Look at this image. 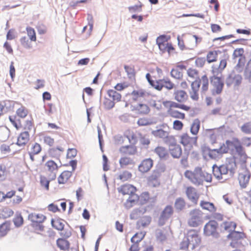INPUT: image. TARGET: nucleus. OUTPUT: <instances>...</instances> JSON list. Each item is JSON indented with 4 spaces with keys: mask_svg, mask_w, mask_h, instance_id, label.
<instances>
[{
    "mask_svg": "<svg viewBox=\"0 0 251 251\" xmlns=\"http://www.w3.org/2000/svg\"><path fill=\"white\" fill-rule=\"evenodd\" d=\"M28 113L27 110L24 107L21 106L16 111L17 115L21 118H25Z\"/></svg>",
    "mask_w": 251,
    "mask_h": 251,
    "instance_id": "obj_59",
    "label": "nucleus"
},
{
    "mask_svg": "<svg viewBox=\"0 0 251 251\" xmlns=\"http://www.w3.org/2000/svg\"><path fill=\"white\" fill-rule=\"evenodd\" d=\"M160 176V174L158 171H154L152 174L149 177V184L153 187H156L160 185L158 178Z\"/></svg>",
    "mask_w": 251,
    "mask_h": 251,
    "instance_id": "obj_19",
    "label": "nucleus"
},
{
    "mask_svg": "<svg viewBox=\"0 0 251 251\" xmlns=\"http://www.w3.org/2000/svg\"><path fill=\"white\" fill-rule=\"evenodd\" d=\"M145 212L146 209L144 208L135 209L131 214V219H134L141 218Z\"/></svg>",
    "mask_w": 251,
    "mask_h": 251,
    "instance_id": "obj_44",
    "label": "nucleus"
},
{
    "mask_svg": "<svg viewBox=\"0 0 251 251\" xmlns=\"http://www.w3.org/2000/svg\"><path fill=\"white\" fill-rule=\"evenodd\" d=\"M13 214V212L9 208H4L0 210V218L6 219Z\"/></svg>",
    "mask_w": 251,
    "mask_h": 251,
    "instance_id": "obj_49",
    "label": "nucleus"
},
{
    "mask_svg": "<svg viewBox=\"0 0 251 251\" xmlns=\"http://www.w3.org/2000/svg\"><path fill=\"white\" fill-rule=\"evenodd\" d=\"M150 102L139 103L135 107V110L140 114H148L150 111Z\"/></svg>",
    "mask_w": 251,
    "mask_h": 251,
    "instance_id": "obj_21",
    "label": "nucleus"
},
{
    "mask_svg": "<svg viewBox=\"0 0 251 251\" xmlns=\"http://www.w3.org/2000/svg\"><path fill=\"white\" fill-rule=\"evenodd\" d=\"M244 76L249 79L251 76V59L249 60L244 70Z\"/></svg>",
    "mask_w": 251,
    "mask_h": 251,
    "instance_id": "obj_57",
    "label": "nucleus"
},
{
    "mask_svg": "<svg viewBox=\"0 0 251 251\" xmlns=\"http://www.w3.org/2000/svg\"><path fill=\"white\" fill-rule=\"evenodd\" d=\"M251 175L248 172L239 173L238 177L240 186L245 188L249 182Z\"/></svg>",
    "mask_w": 251,
    "mask_h": 251,
    "instance_id": "obj_20",
    "label": "nucleus"
},
{
    "mask_svg": "<svg viewBox=\"0 0 251 251\" xmlns=\"http://www.w3.org/2000/svg\"><path fill=\"white\" fill-rule=\"evenodd\" d=\"M238 140L239 139L237 138H233L231 140H227L225 143L221 145L219 148L218 149V151H220L222 155L228 152L230 153Z\"/></svg>",
    "mask_w": 251,
    "mask_h": 251,
    "instance_id": "obj_10",
    "label": "nucleus"
},
{
    "mask_svg": "<svg viewBox=\"0 0 251 251\" xmlns=\"http://www.w3.org/2000/svg\"><path fill=\"white\" fill-rule=\"evenodd\" d=\"M41 151V147L38 143H35L33 144L31 148V150L29 152L32 154H37Z\"/></svg>",
    "mask_w": 251,
    "mask_h": 251,
    "instance_id": "obj_61",
    "label": "nucleus"
},
{
    "mask_svg": "<svg viewBox=\"0 0 251 251\" xmlns=\"http://www.w3.org/2000/svg\"><path fill=\"white\" fill-rule=\"evenodd\" d=\"M218 58V51L216 50L209 51L206 55V60L209 63L216 62Z\"/></svg>",
    "mask_w": 251,
    "mask_h": 251,
    "instance_id": "obj_43",
    "label": "nucleus"
},
{
    "mask_svg": "<svg viewBox=\"0 0 251 251\" xmlns=\"http://www.w3.org/2000/svg\"><path fill=\"white\" fill-rule=\"evenodd\" d=\"M169 138V153L174 158H180L182 153L181 146L177 144L175 136L171 135Z\"/></svg>",
    "mask_w": 251,
    "mask_h": 251,
    "instance_id": "obj_4",
    "label": "nucleus"
},
{
    "mask_svg": "<svg viewBox=\"0 0 251 251\" xmlns=\"http://www.w3.org/2000/svg\"><path fill=\"white\" fill-rule=\"evenodd\" d=\"M64 150L63 148H52L49 150V154L51 157L59 159L64 151Z\"/></svg>",
    "mask_w": 251,
    "mask_h": 251,
    "instance_id": "obj_33",
    "label": "nucleus"
},
{
    "mask_svg": "<svg viewBox=\"0 0 251 251\" xmlns=\"http://www.w3.org/2000/svg\"><path fill=\"white\" fill-rule=\"evenodd\" d=\"M174 98L179 103H182L186 101L188 99L187 93L182 90H176L174 92Z\"/></svg>",
    "mask_w": 251,
    "mask_h": 251,
    "instance_id": "obj_17",
    "label": "nucleus"
},
{
    "mask_svg": "<svg viewBox=\"0 0 251 251\" xmlns=\"http://www.w3.org/2000/svg\"><path fill=\"white\" fill-rule=\"evenodd\" d=\"M178 68L175 67L171 72V76L176 79H181L183 76V72L181 70H179Z\"/></svg>",
    "mask_w": 251,
    "mask_h": 251,
    "instance_id": "obj_46",
    "label": "nucleus"
},
{
    "mask_svg": "<svg viewBox=\"0 0 251 251\" xmlns=\"http://www.w3.org/2000/svg\"><path fill=\"white\" fill-rule=\"evenodd\" d=\"M115 103L111 99H105L103 104L107 109H110L114 107Z\"/></svg>",
    "mask_w": 251,
    "mask_h": 251,
    "instance_id": "obj_62",
    "label": "nucleus"
},
{
    "mask_svg": "<svg viewBox=\"0 0 251 251\" xmlns=\"http://www.w3.org/2000/svg\"><path fill=\"white\" fill-rule=\"evenodd\" d=\"M150 224V221H138L136 223V228L139 230H142Z\"/></svg>",
    "mask_w": 251,
    "mask_h": 251,
    "instance_id": "obj_58",
    "label": "nucleus"
},
{
    "mask_svg": "<svg viewBox=\"0 0 251 251\" xmlns=\"http://www.w3.org/2000/svg\"><path fill=\"white\" fill-rule=\"evenodd\" d=\"M43 221H32V226L34 229L36 231H42L44 226L42 225V222Z\"/></svg>",
    "mask_w": 251,
    "mask_h": 251,
    "instance_id": "obj_55",
    "label": "nucleus"
},
{
    "mask_svg": "<svg viewBox=\"0 0 251 251\" xmlns=\"http://www.w3.org/2000/svg\"><path fill=\"white\" fill-rule=\"evenodd\" d=\"M152 135H153L155 137L159 138H166L167 140L166 142L167 143L169 142V137L170 136L169 135V132L166 131L162 129H159L155 130H153L151 132Z\"/></svg>",
    "mask_w": 251,
    "mask_h": 251,
    "instance_id": "obj_32",
    "label": "nucleus"
},
{
    "mask_svg": "<svg viewBox=\"0 0 251 251\" xmlns=\"http://www.w3.org/2000/svg\"><path fill=\"white\" fill-rule=\"evenodd\" d=\"M20 43L21 45L25 49H29L32 48V44L29 39H28L26 36H23L21 38Z\"/></svg>",
    "mask_w": 251,
    "mask_h": 251,
    "instance_id": "obj_48",
    "label": "nucleus"
},
{
    "mask_svg": "<svg viewBox=\"0 0 251 251\" xmlns=\"http://www.w3.org/2000/svg\"><path fill=\"white\" fill-rule=\"evenodd\" d=\"M163 104L165 106L168 107V109H174V108H179L186 111H189L191 109L190 106L172 101H165L163 102Z\"/></svg>",
    "mask_w": 251,
    "mask_h": 251,
    "instance_id": "obj_14",
    "label": "nucleus"
},
{
    "mask_svg": "<svg viewBox=\"0 0 251 251\" xmlns=\"http://www.w3.org/2000/svg\"><path fill=\"white\" fill-rule=\"evenodd\" d=\"M174 214V209L171 205L166 206L160 215L161 220H167L172 217Z\"/></svg>",
    "mask_w": 251,
    "mask_h": 251,
    "instance_id": "obj_28",
    "label": "nucleus"
},
{
    "mask_svg": "<svg viewBox=\"0 0 251 251\" xmlns=\"http://www.w3.org/2000/svg\"><path fill=\"white\" fill-rule=\"evenodd\" d=\"M109 98L115 102H119L122 99V95L114 89H109L107 91Z\"/></svg>",
    "mask_w": 251,
    "mask_h": 251,
    "instance_id": "obj_31",
    "label": "nucleus"
},
{
    "mask_svg": "<svg viewBox=\"0 0 251 251\" xmlns=\"http://www.w3.org/2000/svg\"><path fill=\"white\" fill-rule=\"evenodd\" d=\"M183 127V124L179 120H175L173 122V128L174 129L177 131L181 130Z\"/></svg>",
    "mask_w": 251,
    "mask_h": 251,
    "instance_id": "obj_63",
    "label": "nucleus"
},
{
    "mask_svg": "<svg viewBox=\"0 0 251 251\" xmlns=\"http://www.w3.org/2000/svg\"><path fill=\"white\" fill-rule=\"evenodd\" d=\"M230 153L231 156L227 157L226 160L235 169L237 165L243 166L246 163L248 156L239 140Z\"/></svg>",
    "mask_w": 251,
    "mask_h": 251,
    "instance_id": "obj_1",
    "label": "nucleus"
},
{
    "mask_svg": "<svg viewBox=\"0 0 251 251\" xmlns=\"http://www.w3.org/2000/svg\"><path fill=\"white\" fill-rule=\"evenodd\" d=\"M72 176V172L69 171H64L58 176L57 180L60 184L66 183Z\"/></svg>",
    "mask_w": 251,
    "mask_h": 251,
    "instance_id": "obj_24",
    "label": "nucleus"
},
{
    "mask_svg": "<svg viewBox=\"0 0 251 251\" xmlns=\"http://www.w3.org/2000/svg\"><path fill=\"white\" fill-rule=\"evenodd\" d=\"M201 123L199 119L194 120L190 128V132L194 135H197L200 128Z\"/></svg>",
    "mask_w": 251,
    "mask_h": 251,
    "instance_id": "obj_40",
    "label": "nucleus"
},
{
    "mask_svg": "<svg viewBox=\"0 0 251 251\" xmlns=\"http://www.w3.org/2000/svg\"><path fill=\"white\" fill-rule=\"evenodd\" d=\"M187 75L192 78H197L199 76V72L195 69L190 68L187 70Z\"/></svg>",
    "mask_w": 251,
    "mask_h": 251,
    "instance_id": "obj_64",
    "label": "nucleus"
},
{
    "mask_svg": "<svg viewBox=\"0 0 251 251\" xmlns=\"http://www.w3.org/2000/svg\"><path fill=\"white\" fill-rule=\"evenodd\" d=\"M9 119L11 123L17 129H20L22 127L21 122L19 120L17 119L15 116H10Z\"/></svg>",
    "mask_w": 251,
    "mask_h": 251,
    "instance_id": "obj_54",
    "label": "nucleus"
},
{
    "mask_svg": "<svg viewBox=\"0 0 251 251\" xmlns=\"http://www.w3.org/2000/svg\"><path fill=\"white\" fill-rule=\"evenodd\" d=\"M167 113L171 117L176 118L183 120L185 118V114L183 113L180 112L178 110L168 109Z\"/></svg>",
    "mask_w": 251,
    "mask_h": 251,
    "instance_id": "obj_36",
    "label": "nucleus"
},
{
    "mask_svg": "<svg viewBox=\"0 0 251 251\" xmlns=\"http://www.w3.org/2000/svg\"><path fill=\"white\" fill-rule=\"evenodd\" d=\"M197 83H200V86L201 85V89L203 92L206 91L208 89L209 80L206 75H203Z\"/></svg>",
    "mask_w": 251,
    "mask_h": 251,
    "instance_id": "obj_39",
    "label": "nucleus"
},
{
    "mask_svg": "<svg viewBox=\"0 0 251 251\" xmlns=\"http://www.w3.org/2000/svg\"><path fill=\"white\" fill-rule=\"evenodd\" d=\"M200 205L202 209L208 211L211 213H215L217 210L216 207L212 202H210L205 201H201Z\"/></svg>",
    "mask_w": 251,
    "mask_h": 251,
    "instance_id": "obj_22",
    "label": "nucleus"
},
{
    "mask_svg": "<svg viewBox=\"0 0 251 251\" xmlns=\"http://www.w3.org/2000/svg\"><path fill=\"white\" fill-rule=\"evenodd\" d=\"M186 234L190 245L192 246L193 249L200 246L201 244V238L197 231L195 230H190L187 232Z\"/></svg>",
    "mask_w": 251,
    "mask_h": 251,
    "instance_id": "obj_9",
    "label": "nucleus"
},
{
    "mask_svg": "<svg viewBox=\"0 0 251 251\" xmlns=\"http://www.w3.org/2000/svg\"><path fill=\"white\" fill-rule=\"evenodd\" d=\"M246 63V58L245 56H241L240 57L238 62L236 65V69L239 72L242 71L243 69L245 66Z\"/></svg>",
    "mask_w": 251,
    "mask_h": 251,
    "instance_id": "obj_53",
    "label": "nucleus"
},
{
    "mask_svg": "<svg viewBox=\"0 0 251 251\" xmlns=\"http://www.w3.org/2000/svg\"><path fill=\"white\" fill-rule=\"evenodd\" d=\"M51 180L47 178L45 176H41L40 182L41 186L45 188L46 190H49V184Z\"/></svg>",
    "mask_w": 251,
    "mask_h": 251,
    "instance_id": "obj_50",
    "label": "nucleus"
},
{
    "mask_svg": "<svg viewBox=\"0 0 251 251\" xmlns=\"http://www.w3.org/2000/svg\"><path fill=\"white\" fill-rule=\"evenodd\" d=\"M201 174L202 169L200 167H196L193 171H186L184 176L193 184L199 185L201 184Z\"/></svg>",
    "mask_w": 251,
    "mask_h": 251,
    "instance_id": "obj_6",
    "label": "nucleus"
},
{
    "mask_svg": "<svg viewBox=\"0 0 251 251\" xmlns=\"http://www.w3.org/2000/svg\"><path fill=\"white\" fill-rule=\"evenodd\" d=\"M25 30L27 35L30 41L36 42L37 41V37L34 29L31 26H28L26 27Z\"/></svg>",
    "mask_w": 251,
    "mask_h": 251,
    "instance_id": "obj_42",
    "label": "nucleus"
},
{
    "mask_svg": "<svg viewBox=\"0 0 251 251\" xmlns=\"http://www.w3.org/2000/svg\"><path fill=\"white\" fill-rule=\"evenodd\" d=\"M59 168V166L57 163L52 160H49L44 165L43 172L50 179L54 180Z\"/></svg>",
    "mask_w": 251,
    "mask_h": 251,
    "instance_id": "obj_3",
    "label": "nucleus"
},
{
    "mask_svg": "<svg viewBox=\"0 0 251 251\" xmlns=\"http://www.w3.org/2000/svg\"><path fill=\"white\" fill-rule=\"evenodd\" d=\"M186 206V202L183 198L178 197L175 200L174 207L176 211H181L185 208Z\"/></svg>",
    "mask_w": 251,
    "mask_h": 251,
    "instance_id": "obj_25",
    "label": "nucleus"
},
{
    "mask_svg": "<svg viewBox=\"0 0 251 251\" xmlns=\"http://www.w3.org/2000/svg\"><path fill=\"white\" fill-rule=\"evenodd\" d=\"M202 152L204 154L208 153V156L211 159H217L222 156V154L218 149L210 150V149L205 147L202 148Z\"/></svg>",
    "mask_w": 251,
    "mask_h": 251,
    "instance_id": "obj_18",
    "label": "nucleus"
},
{
    "mask_svg": "<svg viewBox=\"0 0 251 251\" xmlns=\"http://www.w3.org/2000/svg\"><path fill=\"white\" fill-rule=\"evenodd\" d=\"M10 229L9 223L7 222L3 223L0 226V237H3L6 235Z\"/></svg>",
    "mask_w": 251,
    "mask_h": 251,
    "instance_id": "obj_41",
    "label": "nucleus"
},
{
    "mask_svg": "<svg viewBox=\"0 0 251 251\" xmlns=\"http://www.w3.org/2000/svg\"><path fill=\"white\" fill-rule=\"evenodd\" d=\"M154 152L161 159H167L169 154L167 149L163 147L158 146L154 150Z\"/></svg>",
    "mask_w": 251,
    "mask_h": 251,
    "instance_id": "obj_34",
    "label": "nucleus"
},
{
    "mask_svg": "<svg viewBox=\"0 0 251 251\" xmlns=\"http://www.w3.org/2000/svg\"><path fill=\"white\" fill-rule=\"evenodd\" d=\"M145 235H146L145 232L141 231L140 232L136 233L131 238V241L132 243L139 244V243L140 242H141L143 239Z\"/></svg>",
    "mask_w": 251,
    "mask_h": 251,
    "instance_id": "obj_45",
    "label": "nucleus"
},
{
    "mask_svg": "<svg viewBox=\"0 0 251 251\" xmlns=\"http://www.w3.org/2000/svg\"><path fill=\"white\" fill-rule=\"evenodd\" d=\"M228 58L222 59L220 60L218 68L212 67V72L214 75H218L222 73L223 70L226 68Z\"/></svg>",
    "mask_w": 251,
    "mask_h": 251,
    "instance_id": "obj_27",
    "label": "nucleus"
},
{
    "mask_svg": "<svg viewBox=\"0 0 251 251\" xmlns=\"http://www.w3.org/2000/svg\"><path fill=\"white\" fill-rule=\"evenodd\" d=\"M197 136L191 137L187 133H183L179 136V142L185 148L191 149L197 145Z\"/></svg>",
    "mask_w": 251,
    "mask_h": 251,
    "instance_id": "obj_7",
    "label": "nucleus"
},
{
    "mask_svg": "<svg viewBox=\"0 0 251 251\" xmlns=\"http://www.w3.org/2000/svg\"><path fill=\"white\" fill-rule=\"evenodd\" d=\"M191 90L189 92L191 98L195 101L199 99L200 83H197V80L193 81L191 85Z\"/></svg>",
    "mask_w": 251,
    "mask_h": 251,
    "instance_id": "obj_16",
    "label": "nucleus"
},
{
    "mask_svg": "<svg viewBox=\"0 0 251 251\" xmlns=\"http://www.w3.org/2000/svg\"><path fill=\"white\" fill-rule=\"evenodd\" d=\"M119 151L123 154H134L137 152V149L135 146L133 145H127L122 146Z\"/></svg>",
    "mask_w": 251,
    "mask_h": 251,
    "instance_id": "obj_23",
    "label": "nucleus"
},
{
    "mask_svg": "<svg viewBox=\"0 0 251 251\" xmlns=\"http://www.w3.org/2000/svg\"><path fill=\"white\" fill-rule=\"evenodd\" d=\"M242 80V77L241 75L232 72L227 77L226 84L228 86L233 85L236 87L241 84Z\"/></svg>",
    "mask_w": 251,
    "mask_h": 251,
    "instance_id": "obj_11",
    "label": "nucleus"
},
{
    "mask_svg": "<svg viewBox=\"0 0 251 251\" xmlns=\"http://www.w3.org/2000/svg\"><path fill=\"white\" fill-rule=\"evenodd\" d=\"M129 86V84L126 82H123L121 83H117L115 86L114 89L115 90L118 91H122L128 87Z\"/></svg>",
    "mask_w": 251,
    "mask_h": 251,
    "instance_id": "obj_60",
    "label": "nucleus"
},
{
    "mask_svg": "<svg viewBox=\"0 0 251 251\" xmlns=\"http://www.w3.org/2000/svg\"><path fill=\"white\" fill-rule=\"evenodd\" d=\"M210 81L212 86L211 90L212 95L216 96L221 94L224 87V79L221 77L214 75L210 78Z\"/></svg>",
    "mask_w": 251,
    "mask_h": 251,
    "instance_id": "obj_5",
    "label": "nucleus"
},
{
    "mask_svg": "<svg viewBox=\"0 0 251 251\" xmlns=\"http://www.w3.org/2000/svg\"><path fill=\"white\" fill-rule=\"evenodd\" d=\"M7 171L4 164H0V181H4L7 177Z\"/></svg>",
    "mask_w": 251,
    "mask_h": 251,
    "instance_id": "obj_51",
    "label": "nucleus"
},
{
    "mask_svg": "<svg viewBox=\"0 0 251 251\" xmlns=\"http://www.w3.org/2000/svg\"><path fill=\"white\" fill-rule=\"evenodd\" d=\"M217 226L216 221H209L204 226V234L207 236L214 235L216 232Z\"/></svg>",
    "mask_w": 251,
    "mask_h": 251,
    "instance_id": "obj_13",
    "label": "nucleus"
},
{
    "mask_svg": "<svg viewBox=\"0 0 251 251\" xmlns=\"http://www.w3.org/2000/svg\"><path fill=\"white\" fill-rule=\"evenodd\" d=\"M118 191L123 195L129 196L125 203V206L127 208L133 206L139 199V196L136 194L137 189L132 185L128 184L122 185L118 188Z\"/></svg>",
    "mask_w": 251,
    "mask_h": 251,
    "instance_id": "obj_2",
    "label": "nucleus"
},
{
    "mask_svg": "<svg viewBox=\"0 0 251 251\" xmlns=\"http://www.w3.org/2000/svg\"><path fill=\"white\" fill-rule=\"evenodd\" d=\"M245 237L246 235L244 232L235 231L230 232L227 235V238L231 240L230 246L233 248L238 247L241 244L240 240Z\"/></svg>",
    "mask_w": 251,
    "mask_h": 251,
    "instance_id": "obj_8",
    "label": "nucleus"
},
{
    "mask_svg": "<svg viewBox=\"0 0 251 251\" xmlns=\"http://www.w3.org/2000/svg\"><path fill=\"white\" fill-rule=\"evenodd\" d=\"M29 135L28 131L22 132L19 136L17 144L19 146L25 145L29 141Z\"/></svg>",
    "mask_w": 251,
    "mask_h": 251,
    "instance_id": "obj_30",
    "label": "nucleus"
},
{
    "mask_svg": "<svg viewBox=\"0 0 251 251\" xmlns=\"http://www.w3.org/2000/svg\"><path fill=\"white\" fill-rule=\"evenodd\" d=\"M236 226V224L232 221H225L221 225L222 229L230 233L234 231Z\"/></svg>",
    "mask_w": 251,
    "mask_h": 251,
    "instance_id": "obj_26",
    "label": "nucleus"
},
{
    "mask_svg": "<svg viewBox=\"0 0 251 251\" xmlns=\"http://www.w3.org/2000/svg\"><path fill=\"white\" fill-rule=\"evenodd\" d=\"M63 222L65 221H51V223L53 227L58 230H62L64 229L65 224Z\"/></svg>",
    "mask_w": 251,
    "mask_h": 251,
    "instance_id": "obj_52",
    "label": "nucleus"
},
{
    "mask_svg": "<svg viewBox=\"0 0 251 251\" xmlns=\"http://www.w3.org/2000/svg\"><path fill=\"white\" fill-rule=\"evenodd\" d=\"M124 69L129 79L135 80L136 71L134 66L125 65Z\"/></svg>",
    "mask_w": 251,
    "mask_h": 251,
    "instance_id": "obj_35",
    "label": "nucleus"
},
{
    "mask_svg": "<svg viewBox=\"0 0 251 251\" xmlns=\"http://www.w3.org/2000/svg\"><path fill=\"white\" fill-rule=\"evenodd\" d=\"M132 177V174L127 171H124L120 174L117 178L122 181H126L130 179Z\"/></svg>",
    "mask_w": 251,
    "mask_h": 251,
    "instance_id": "obj_47",
    "label": "nucleus"
},
{
    "mask_svg": "<svg viewBox=\"0 0 251 251\" xmlns=\"http://www.w3.org/2000/svg\"><path fill=\"white\" fill-rule=\"evenodd\" d=\"M201 184L204 181L210 182L212 181V175L211 174L202 171V174L201 175Z\"/></svg>",
    "mask_w": 251,
    "mask_h": 251,
    "instance_id": "obj_56",
    "label": "nucleus"
},
{
    "mask_svg": "<svg viewBox=\"0 0 251 251\" xmlns=\"http://www.w3.org/2000/svg\"><path fill=\"white\" fill-rule=\"evenodd\" d=\"M219 168L222 175L227 174L228 172L233 173L236 169L226 159V164L220 166Z\"/></svg>",
    "mask_w": 251,
    "mask_h": 251,
    "instance_id": "obj_29",
    "label": "nucleus"
},
{
    "mask_svg": "<svg viewBox=\"0 0 251 251\" xmlns=\"http://www.w3.org/2000/svg\"><path fill=\"white\" fill-rule=\"evenodd\" d=\"M153 165V160L151 158L143 160L138 166V169L142 173L149 171Z\"/></svg>",
    "mask_w": 251,
    "mask_h": 251,
    "instance_id": "obj_15",
    "label": "nucleus"
},
{
    "mask_svg": "<svg viewBox=\"0 0 251 251\" xmlns=\"http://www.w3.org/2000/svg\"><path fill=\"white\" fill-rule=\"evenodd\" d=\"M57 247L61 250H67L70 247L68 241L64 238H59L56 241Z\"/></svg>",
    "mask_w": 251,
    "mask_h": 251,
    "instance_id": "obj_38",
    "label": "nucleus"
},
{
    "mask_svg": "<svg viewBox=\"0 0 251 251\" xmlns=\"http://www.w3.org/2000/svg\"><path fill=\"white\" fill-rule=\"evenodd\" d=\"M119 164L121 167L123 168L129 165H134V162L130 157L124 156L120 159Z\"/></svg>",
    "mask_w": 251,
    "mask_h": 251,
    "instance_id": "obj_37",
    "label": "nucleus"
},
{
    "mask_svg": "<svg viewBox=\"0 0 251 251\" xmlns=\"http://www.w3.org/2000/svg\"><path fill=\"white\" fill-rule=\"evenodd\" d=\"M186 195L187 198L195 204H197L200 197L197 190L192 186H189L186 189Z\"/></svg>",
    "mask_w": 251,
    "mask_h": 251,
    "instance_id": "obj_12",
    "label": "nucleus"
}]
</instances>
